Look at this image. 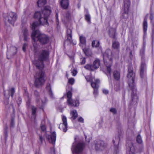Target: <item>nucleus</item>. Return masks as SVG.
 I'll return each instance as SVG.
<instances>
[{
	"label": "nucleus",
	"instance_id": "f3484780",
	"mask_svg": "<svg viewBox=\"0 0 154 154\" xmlns=\"http://www.w3.org/2000/svg\"><path fill=\"white\" fill-rule=\"evenodd\" d=\"M83 51L86 56L89 57H92V53L91 51L88 48H82Z\"/></svg>",
	"mask_w": 154,
	"mask_h": 154
},
{
	"label": "nucleus",
	"instance_id": "8fccbe9b",
	"mask_svg": "<svg viewBox=\"0 0 154 154\" xmlns=\"http://www.w3.org/2000/svg\"><path fill=\"white\" fill-rule=\"evenodd\" d=\"M22 102V98L21 97H19L17 100V102L18 105V106H20V104Z\"/></svg>",
	"mask_w": 154,
	"mask_h": 154
},
{
	"label": "nucleus",
	"instance_id": "c85d7f7f",
	"mask_svg": "<svg viewBox=\"0 0 154 154\" xmlns=\"http://www.w3.org/2000/svg\"><path fill=\"white\" fill-rule=\"evenodd\" d=\"M143 27L144 32V33H145L147 31V18L146 17H145L144 19L143 23Z\"/></svg>",
	"mask_w": 154,
	"mask_h": 154
},
{
	"label": "nucleus",
	"instance_id": "473e14b6",
	"mask_svg": "<svg viewBox=\"0 0 154 154\" xmlns=\"http://www.w3.org/2000/svg\"><path fill=\"white\" fill-rule=\"evenodd\" d=\"M145 54V49L144 48H142L140 51V55L141 57L142 62H144V58Z\"/></svg>",
	"mask_w": 154,
	"mask_h": 154
},
{
	"label": "nucleus",
	"instance_id": "5fc2aeb1",
	"mask_svg": "<svg viewBox=\"0 0 154 154\" xmlns=\"http://www.w3.org/2000/svg\"><path fill=\"white\" fill-rule=\"evenodd\" d=\"M41 128L42 130L43 131H45L46 130L45 126L43 125H42L41 126Z\"/></svg>",
	"mask_w": 154,
	"mask_h": 154
},
{
	"label": "nucleus",
	"instance_id": "ddd939ff",
	"mask_svg": "<svg viewBox=\"0 0 154 154\" xmlns=\"http://www.w3.org/2000/svg\"><path fill=\"white\" fill-rule=\"evenodd\" d=\"M80 43L79 45L82 48L85 47L86 45V39L83 35H80L79 36Z\"/></svg>",
	"mask_w": 154,
	"mask_h": 154
},
{
	"label": "nucleus",
	"instance_id": "c03bdc74",
	"mask_svg": "<svg viewBox=\"0 0 154 154\" xmlns=\"http://www.w3.org/2000/svg\"><path fill=\"white\" fill-rule=\"evenodd\" d=\"M4 95L6 98V99H5L4 100V104L5 105H7L9 103V101H8V99L9 98H8L6 96V95L5 94H4Z\"/></svg>",
	"mask_w": 154,
	"mask_h": 154
},
{
	"label": "nucleus",
	"instance_id": "2f4dec72",
	"mask_svg": "<svg viewBox=\"0 0 154 154\" xmlns=\"http://www.w3.org/2000/svg\"><path fill=\"white\" fill-rule=\"evenodd\" d=\"M46 88L49 91V94L51 97H53V94L51 91V85L49 83H48L47 85Z\"/></svg>",
	"mask_w": 154,
	"mask_h": 154
},
{
	"label": "nucleus",
	"instance_id": "a19ab883",
	"mask_svg": "<svg viewBox=\"0 0 154 154\" xmlns=\"http://www.w3.org/2000/svg\"><path fill=\"white\" fill-rule=\"evenodd\" d=\"M150 19L151 20V23H152V26H154V22L153 21V20L154 18V13H151L150 15Z\"/></svg>",
	"mask_w": 154,
	"mask_h": 154
},
{
	"label": "nucleus",
	"instance_id": "052dcab7",
	"mask_svg": "<svg viewBox=\"0 0 154 154\" xmlns=\"http://www.w3.org/2000/svg\"><path fill=\"white\" fill-rule=\"evenodd\" d=\"M47 101V100L45 98V99L44 100H42V103H45Z\"/></svg>",
	"mask_w": 154,
	"mask_h": 154
},
{
	"label": "nucleus",
	"instance_id": "6ab92c4d",
	"mask_svg": "<svg viewBox=\"0 0 154 154\" xmlns=\"http://www.w3.org/2000/svg\"><path fill=\"white\" fill-rule=\"evenodd\" d=\"M92 68L94 70H95L98 68L100 65V60L99 59H96L94 62L93 65H92Z\"/></svg>",
	"mask_w": 154,
	"mask_h": 154
},
{
	"label": "nucleus",
	"instance_id": "0e129e2a",
	"mask_svg": "<svg viewBox=\"0 0 154 154\" xmlns=\"http://www.w3.org/2000/svg\"><path fill=\"white\" fill-rule=\"evenodd\" d=\"M7 129H8V128L7 127H6L5 128V131L6 132V133H7Z\"/></svg>",
	"mask_w": 154,
	"mask_h": 154
},
{
	"label": "nucleus",
	"instance_id": "69168bd1",
	"mask_svg": "<svg viewBox=\"0 0 154 154\" xmlns=\"http://www.w3.org/2000/svg\"><path fill=\"white\" fill-rule=\"evenodd\" d=\"M85 78L88 81L89 80H87V77H86Z\"/></svg>",
	"mask_w": 154,
	"mask_h": 154
},
{
	"label": "nucleus",
	"instance_id": "a211bd4d",
	"mask_svg": "<svg viewBox=\"0 0 154 154\" xmlns=\"http://www.w3.org/2000/svg\"><path fill=\"white\" fill-rule=\"evenodd\" d=\"M60 4L63 8L67 9L69 5L68 0H62L60 2Z\"/></svg>",
	"mask_w": 154,
	"mask_h": 154
},
{
	"label": "nucleus",
	"instance_id": "4be33fe9",
	"mask_svg": "<svg viewBox=\"0 0 154 154\" xmlns=\"http://www.w3.org/2000/svg\"><path fill=\"white\" fill-rule=\"evenodd\" d=\"M34 95L35 98L36 102L37 103H39L40 100V94L39 93L37 90H35L34 91Z\"/></svg>",
	"mask_w": 154,
	"mask_h": 154
},
{
	"label": "nucleus",
	"instance_id": "1a4fd4ad",
	"mask_svg": "<svg viewBox=\"0 0 154 154\" xmlns=\"http://www.w3.org/2000/svg\"><path fill=\"white\" fill-rule=\"evenodd\" d=\"M62 121L63 123L59 125V128L62 129L63 132H66L67 130V124L66 118L64 116H62Z\"/></svg>",
	"mask_w": 154,
	"mask_h": 154
},
{
	"label": "nucleus",
	"instance_id": "9d476101",
	"mask_svg": "<svg viewBox=\"0 0 154 154\" xmlns=\"http://www.w3.org/2000/svg\"><path fill=\"white\" fill-rule=\"evenodd\" d=\"M46 137L49 142L53 144H55L56 140V135L55 131L53 132L51 135L46 134Z\"/></svg>",
	"mask_w": 154,
	"mask_h": 154
},
{
	"label": "nucleus",
	"instance_id": "a18cd8bd",
	"mask_svg": "<svg viewBox=\"0 0 154 154\" xmlns=\"http://www.w3.org/2000/svg\"><path fill=\"white\" fill-rule=\"evenodd\" d=\"M71 73L72 74V75L73 76H75L77 73V71L75 69L71 70Z\"/></svg>",
	"mask_w": 154,
	"mask_h": 154
},
{
	"label": "nucleus",
	"instance_id": "58836bf2",
	"mask_svg": "<svg viewBox=\"0 0 154 154\" xmlns=\"http://www.w3.org/2000/svg\"><path fill=\"white\" fill-rule=\"evenodd\" d=\"M136 140L137 142L139 143H142V138L140 134H138L137 136Z\"/></svg>",
	"mask_w": 154,
	"mask_h": 154
},
{
	"label": "nucleus",
	"instance_id": "603ef678",
	"mask_svg": "<svg viewBox=\"0 0 154 154\" xmlns=\"http://www.w3.org/2000/svg\"><path fill=\"white\" fill-rule=\"evenodd\" d=\"M56 24L57 25V26H58L59 25V20H58V14L56 13Z\"/></svg>",
	"mask_w": 154,
	"mask_h": 154
},
{
	"label": "nucleus",
	"instance_id": "ea45409f",
	"mask_svg": "<svg viewBox=\"0 0 154 154\" xmlns=\"http://www.w3.org/2000/svg\"><path fill=\"white\" fill-rule=\"evenodd\" d=\"M80 63L81 65L84 64L86 62V58L83 57L80 59Z\"/></svg>",
	"mask_w": 154,
	"mask_h": 154
},
{
	"label": "nucleus",
	"instance_id": "de8ad7c7",
	"mask_svg": "<svg viewBox=\"0 0 154 154\" xmlns=\"http://www.w3.org/2000/svg\"><path fill=\"white\" fill-rule=\"evenodd\" d=\"M28 46V45L26 43H25L23 45L22 49L25 52L26 51V48Z\"/></svg>",
	"mask_w": 154,
	"mask_h": 154
},
{
	"label": "nucleus",
	"instance_id": "dca6fc26",
	"mask_svg": "<svg viewBox=\"0 0 154 154\" xmlns=\"http://www.w3.org/2000/svg\"><path fill=\"white\" fill-rule=\"evenodd\" d=\"M17 51V49L16 47H11L10 48V50L8 51L7 55H10L11 56H13L16 54Z\"/></svg>",
	"mask_w": 154,
	"mask_h": 154
},
{
	"label": "nucleus",
	"instance_id": "7c9ffc66",
	"mask_svg": "<svg viewBox=\"0 0 154 154\" xmlns=\"http://www.w3.org/2000/svg\"><path fill=\"white\" fill-rule=\"evenodd\" d=\"M112 48L115 49H118L119 47V44L118 42L114 41L112 42Z\"/></svg>",
	"mask_w": 154,
	"mask_h": 154
},
{
	"label": "nucleus",
	"instance_id": "3c124183",
	"mask_svg": "<svg viewBox=\"0 0 154 154\" xmlns=\"http://www.w3.org/2000/svg\"><path fill=\"white\" fill-rule=\"evenodd\" d=\"M14 119L13 118H12L11 119V127H13L14 126Z\"/></svg>",
	"mask_w": 154,
	"mask_h": 154
},
{
	"label": "nucleus",
	"instance_id": "f8f14e48",
	"mask_svg": "<svg viewBox=\"0 0 154 154\" xmlns=\"http://www.w3.org/2000/svg\"><path fill=\"white\" fill-rule=\"evenodd\" d=\"M130 6V2H129L128 1H125L124 5V11L125 14L126 15L125 18L127 17V14L128 12Z\"/></svg>",
	"mask_w": 154,
	"mask_h": 154
},
{
	"label": "nucleus",
	"instance_id": "7ed1b4c3",
	"mask_svg": "<svg viewBox=\"0 0 154 154\" xmlns=\"http://www.w3.org/2000/svg\"><path fill=\"white\" fill-rule=\"evenodd\" d=\"M113 57L112 52L109 49H107L103 54V59L105 65L106 66L107 72L110 77L111 72V66L112 63V59Z\"/></svg>",
	"mask_w": 154,
	"mask_h": 154
},
{
	"label": "nucleus",
	"instance_id": "a878e982",
	"mask_svg": "<svg viewBox=\"0 0 154 154\" xmlns=\"http://www.w3.org/2000/svg\"><path fill=\"white\" fill-rule=\"evenodd\" d=\"M100 82V81L98 79H96L94 82H92L91 83V85L92 87L94 88H98V84Z\"/></svg>",
	"mask_w": 154,
	"mask_h": 154
},
{
	"label": "nucleus",
	"instance_id": "79ce46f5",
	"mask_svg": "<svg viewBox=\"0 0 154 154\" xmlns=\"http://www.w3.org/2000/svg\"><path fill=\"white\" fill-rule=\"evenodd\" d=\"M36 108L34 106H32V114L33 116H34L35 114L36 111Z\"/></svg>",
	"mask_w": 154,
	"mask_h": 154
},
{
	"label": "nucleus",
	"instance_id": "f03ea898",
	"mask_svg": "<svg viewBox=\"0 0 154 154\" xmlns=\"http://www.w3.org/2000/svg\"><path fill=\"white\" fill-rule=\"evenodd\" d=\"M35 55L38 56V61L35 64V66L40 71L36 72L35 76V85L36 87H38L43 85L45 82V72L42 71L44 67L43 61L48 59L49 52L48 50H42L37 52V54Z\"/></svg>",
	"mask_w": 154,
	"mask_h": 154
},
{
	"label": "nucleus",
	"instance_id": "6e6552de",
	"mask_svg": "<svg viewBox=\"0 0 154 154\" xmlns=\"http://www.w3.org/2000/svg\"><path fill=\"white\" fill-rule=\"evenodd\" d=\"M127 76L129 79L131 78V79L129 80V83H134L135 73L133 72V69L132 66H129Z\"/></svg>",
	"mask_w": 154,
	"mask_h": 154
},
{
	"label": "nucleus",
	"instance_id": "aec40b11",
	"mask_svg": "<svg viewBox=\"0 0 154 154\" xmlns=\"http://www.w3.org/2000/svg\"><path fill=\"white\" fill-rule=\"evenodd\" d=\"M69 105L71 106H78L79 105V103L78 100H70V103H67Z\"/></svg>",
	"mask_w": 154,
	"mask_h": 154
},
{
	"label": "nucleus",
	"instance_id": "338daca9",
	"mask_svg": "<svg viewBox=\"0 0 154 154\" xmlns=\"http://www.w3.org/2000/svg\"><path fill=\"white\" fill-rule=\"evenodd\" d=\"M78 7L79 8H80V5H79V4H78Z\"/></svg>",
	"mask_w": 154,
	"mask_h": 154
},
{
	"label": "nucleus",
	"instance_id": "423d86ee",
	"mask_svg": "<svg viewBox=\"0 0 154 154\" xmlns=\"http://www.w3.org/2000/svg\"><path fill=\"white\" fill-rule=\"evenodd\" d=\"M128 85L132 90L131 94L132 101L137 103L138 100V97L137 94V89L134 83H128Z\"/></svg>",
	"mask_w": 154,
	"mask_h": 154
},
{
	"label": "nucleus",
	"instance_id": "cd10ccee",
	"mask_svg": "<svg viewBox=\"0 0 154 154\" xmlns=\"http://www.w3.org/2000/svg\"><path fill=\"white\" fill-rule=\"evenodd\" d=\"M46 3V0H38L37 2V4L38 7H42L44 6Z\"/></svg>",
	"mask_w": 154,
	"mask_h": 154
},
{
	"label": "nucleus",
	"instance_id": "bb28decb",
	"mask_svg": "<svg viewBox=\"0 0 154 154\" xmlns=\"http://www.w3.org/2000/svg\"><path fill=\"white\" fill-rule=\"evenodd\" d=\"M70 114L72 116L71 118L72 120L75 119L78 116V114L75 110H73L71 111Z\"/></svg>",
	"mask_w": 154,
	"mask_h": 154
},
{
	"label": "nucleus",
	"instance_id": "5701e85b",
	"mask_svg": "<svg viewBox=\"0 0 154 154\" xmlns=\"http://www.w3.org/2000/svg\"><path fill=\"white\" fill-rule=\"evenodd\" d=\"M113 77L116 80H119L120 78V72L117 70L114 71L113 72Z\"/></svg>",
	"mask_w": 154,
	"mask_h": 154
},
{
	"label": "nucleus",
	"instance_id": "9b49d317",
	"mask_svg": "<svg viewBox=\"0 0 154 154\" xmlns=\"http://www.w3.org/2000/svg\"><path fill=\"white\" fill-rule=\"evenodd\" d=\"M128 147H127V151H128L130 154H134L135 152V149L133 144L130 142L128 145Z\"/></svg>",
	"mask_w": 154,
	"mask_h": 154
},
{
	"label": "nucleus",
	"instance_id": "f704fd0d",
	"mask_svg": "<svg viewBox=\"0 0 154 154\" xmlns=\"http://www.w3.org/2000/svg\"><path fill=\"white\" fill-rule=\"evenodd\" d=\"M34 42V43H33V47H34V51L35 55L37 54L38 51V45L37 44L35 43V42Z\"/></svg>",
	"mask_w": 154,
	"mask_h": 154
},
{
	"label": "nucleus",
	"instance_id": "49530a36",
	"mask_svg": "<svg viewBox=\"0 0 154 154\" xmlns=\"http://www.w3.org/2000/svg\"><path fill=\"white\" fill-rule=\"evenodd\" d=\"M111 112L113 113L114 114H116L117 111L116 109L114 108H111L110 110Z\"/></svg>",
	"mask_w": 154,
	"mask_h": 154
},
{
	"label": "nucleus",
	"instance_id": "4d7b16f0",
	"mask_svg": "<svg viewBox=\"0 0 154 154\" xmlns=\"http://www.w3.org/2000/svg\"><path fill=\"white\" fill-rule=\"evenodd\" d=\"M66 17L68 19H69V18L70 17V14L69 13L67 12L66 13Z\"/></svg>",
	"mask_w": 154,
	"mask_h": 154
},
{
	"label": "nucleus",
	"instance_id": "c756f323",
	"mask_svg": "<svg viewBox=\"0 0 154 154\" xmlns=\"http://www.w3.org/2000/svg\"><path fill=\"white\" fill-rule=\"evenodd\" d=\"M109 36L113 39H116V31L113 29L112 30H110L109 32Z\"/></svg>",
	"mask_w": 154,
	"mask_h": 154
},
{
	"label": "nucleus",
	"instance_id": "13d9d810",
	"mask_svg": "<svg viewBox=\"0 0 154 154\" xmlns=\"http://www.w3.org/2000/svg\"><path fill=\"white\" fill-rule=\"evenodd\" d=\"M103 93L105 94H107L108 93V91L107 90L104 89L103 91Z\"/></svg>",
	"mask_w": 154,
	"mask_h": 154
},
{
	"label": "nucleus",
	"instance_id": "b1692460",
	"mask_svg": "<svg viewBox=\"0 0 154 154\" xmlns=\"http://www.w3.org/2000/svg\"><path fill=\"white\" fill-rule=\"evenodd\" d=\"M119 137L117 138L115 137V139H113L112 140L113 143L115 147V150L117 151L118 149V144L119 143Z\"/></svg>",
	"mask_w": 154,
	"mask_h": 154
},
{
	"label": "nucleus",
	"instance_id": "4468645a",
	"mask_svg": "<svg viewBox=\"0 0 154 154\" xmlns=\"http://www.w3.org/2000/svg\"><path fill=\"white\" fill-rule=\"evenodd\" d=\"M146 67V66L145 62H141L140 69V76L142 78H143L144 76V71Z\"/></svg>",
	"mask_w": 154,
	"mask_h": 154
},
{
	"label": "nucleus",
	"instance_id": "20e7f679",
	"mask_svg": "<svg viewBox=\"0 0 154 154\" xmlns=\"http://www.w3.org/2000/svg\"><path fill=\"white\" fill-rule=\"evenodd\" d=\"M84 146L85 144L83 143L79 142L76 145L73 143L71 148L73 154H79L82 153Z\"/></svg>",
	"mask_w": 154,
	"mask_h": 154
},
{
	"label": "nucleus",
	"instance_id": "bf43d9fd",
	"mask_svg": "<svg viewBox=\"0 0 154 154\" xmlns=\"http://www.w3.org/2000/svg\"><path fill=\"white\" fill-rule=\"evenodd\" d=\"M51 152L52 153L53 152V154H55V149H54V147L52 148L51 149Z\"/></svg>",
	"mask_w": 154,
	"mask_h": 154
},
{
	"label": "nucleus",
	"instance_id": "e433bc0d",
	"mask_svg": "<svg viewBox=\"0 0 154 154\" xmlns=\"http://www.w3.org/2000/svg\"><path fill=\"white\" fill-rule=\"evenodd\" d=\"M84 67L86 69L91 71H94V69L93 68L92 65L88 64L84 66Z\"/></svg>",
	"mask_w": 154,
	"mask_h": 154
},
{
	"label": "nucleus",
	"instance_id": "4c0bfd02",
	"mask_svg": "<svg viewBox=\"0 0 154 154\" xmlns=\"http://www.w3.org/2000/svg\"><path fill=\"white\" fill-rule=\"evenodd\" d=\"M100 45V42L99 41L96 42L95 41H93L92 43V46L93 47H98Z\"/></svg>",
	"mask_w": 154,
	"mask_h": 154
},
{
	"label": "nucleus",
	"instance_id": "c9c22d12",
	"mask_svg": "<svg viewBox=\"0 0 154 154\" xmlns=\"http://www.w3.org/2000/svg\"><path fill=\"white\" fill-rule=\"evenodd\" d=\"M85 19L89 24L91 23L90 16L88 13L85 15Z\"/></svg>",
	"mask_w": 154,
	"mask_h": 154
},
{
	"label": "nucleus",
	"instance_id": "6e6d98bb",
	"mask_svg": "<svg viewBox=\"0 0 154 154\" xmlns=\"http://www.w3.org/2000/svg\"><path fill=\"white\" fill-rule=\"evenodd\" d=\"M78 121L80 122H83L84 119L82 117H80L78 119Z\"/></svg>",
	"mask_w": 154,
	"mask_h": 154
},
{
	"label": "nucleus",
	"instance_id": "864d4df0",
	"mask_svg": "<svg viewBox=\"0 0 154 154\" xmlns=\"http://www.w3.org/2000/svg\"><path fill=\"white\" fill-rule=\"evenodd\" d=\"M98 88H95L94 89V91L93 93L94 94L97 95L98 94Z\"/></svg>",
	"mask_w": 154,
	"mask_h": 154
},
{
	"label": "nucleus",
	"instance_id": "09e8293b",
	"mask_svg": "<svg viewBox=\"0 0 154 154\" xmlns=\"http://www.w3.org/2000/svg\"><path fill=\"white\" fill-rule=\"evenodd\" d=\"M39 140L41 144H42L43 141L44 140V138L42 137V135H39Z\"/></svg>",
	"mask_w": 154,
	"mask_h": 154
},
{
	"label": "nucleus",
	"instance_id": "37998d69",
	"mask_svg": "<svg viewBox=\"0 0 154 154\" xmlns=\"http://www.w3.org/2000/svg\"><path fill=\"white\" fill-rule=\"evenodd\" d=\"M74 79L73 78H71L68 79V82L71 85H73L74 82Z\"/></svg>",
	"mask_w": 154,
	"mask_h": 154
},
{
	"label": "nucleus",
	"instance_id": "412c9836",
	"mask_svg": "<svg viewBox=\"0 0 154 154\" xmlns=\"http://www.w3.org/2000/svg\"><path fill=\"white\" fill-rule=\"evenodd\" d=\"M8 95L6 96L8 98H9L10 96L11 95L12 97H13L14 94L15 92V89L14 88H9L8 90Z\"/></svg>",
	"mask_w": 154,
	"mask_h": 154
},
{
	"label": "nucleus",
	"instance_id": "f257e3e1",
	"mask_svg": "<svg viewBox=\"0 0 154 154\" xmlns=\"http://www.w3.org/2000/svg\"><path fill=\"white\" fill-rule=\"evenodd\" d=\"M51 13L50 7L46 6L41 13L37 11L35 13L34 17L38 19V21H35L32 25L33 31L31 34V37L34 41H39L42 44H45L48 42L49 40V37L45 34H41L39 30L35 29L40 24L48 25V20Z\"/></svg>",
	"mask_w": 154,
	"mask_h": 154
},
{
	"label": "nucleus",
	"instance_id": "e2e57ef3",
	"mask_svg": "<svg viewBox=\"0 0 154 154\" xmlns=\"http://www.w3.org/2000/svg\"><path fill=\"white\" fill-rule=\"evenodd\" d=\"M133 57V55L132 54V51H131L130 52V57L131 58L132 57Z\"/></svg>",
	"mask_w": 154,
	"mask_h": 154
},
{
	"label": "nucleus",
	"instance_id": "393cba45",
	"mask_svg": "<svg viewBox=\"0 0 154 154\" xmlns=\"http://www.w3.org/2000/svg\"><path fill=\"white\" fill-rule=\"evenodd\" d=\"M23 35L24 36V40L25 41H27L29 39V34L28 30L26 28H25L23 29Z\"/></svg>",
	"mask_w": 154,
	"mask_h": 154
},
{
	"label": "nucleus",
	"instance_id": "0eeeda50",
	"mask_svg": "<svg viewBox=\"0 0 154 154\" xmlns=\"http://www.w3.org/2000/svg\"><path fill=\"white\" fill-rule=\"evenodd\" d=\"M106 146V144L103 140H98L95 143V149L96 151H102L104 150Z\"/></svg>",
	"mask_w": 154,
	"mask_h": 154
},
{
	"label": "nucleus",
	"instance_id": "2eb2a0df",
	"mask_svg": "<svg viewBox=\"0 0 154 154\" xmlns=\"http://www.w3.org/2000/svg\"><path fill=\"white\" fill-rule=\"evenodd\" d=\"M72 27H68L66 29V37L67 39L71 42L72 39Z\"/></svg>",
	"mask_w": 154,
	"mask_h": 154
},
{
	"label": "nucleus",
	"instance_id": "72a5a7b5",
	"mask_svg": "<svg viewBox=\"0 0 154 154\" xmlns=\"http://www.w3.org/2000/svg\"><path fill=\"white\" fill-rule=\"evenodd\" d=\"M72 96V93L70 91H69L67 94V96L68 98L67 100V103H70V100H71Z\"/></svg>",
	"mask_w": 154,
	"mask_h": 154
},
{
	"label": "nucleus",
	"instance_id": "39448f33",
	"mask_svg": "<svg viewBox=\"0 0 154 154\" xmlns=\"http://www.w3.org/2000/svg\"><path fill=\"white\" fill-rule=\"evenodd\" d=\"M3 16L6 20L14 26L17 19V15L15 13L11 12L9 13L8 15L6 14H4Z\"/></svg>",
	"mask_w": 154,
	"mask_h": 154
},
{
	"label": "nucleus",
	"instance_id": "680f3d73",
	"mask_svg": "<svg viewBox=\"0 0 154 154\" xmlns=\"http://www.w3.org/2000/svg\"><path fill=\"white\" fill-rule=\"evenodd\" d=\"M122 16L123 17V18H124L126 19L128 17V16H127V17L125 18V17L126 16V15L125 14V13H124V12H123V13Z\"/></svg>",
	"mask_w": 154,
	"mask_h": 154
}]
</instances>
